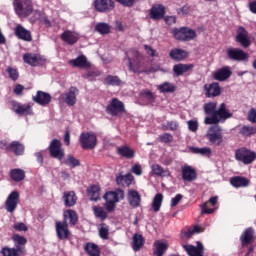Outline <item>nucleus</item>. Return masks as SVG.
Returning a JSON list of instances; mask_svg holds the SVG:
<instances>
[{"label": "nucleus", "instance_id": "1", "mask_svg": "<svg viewBox=\"0 0 256 256\" xmlns=\"http://www.w3.org/2000/svg\"><path fill=\"white\" fill-rule=\"evenodd\" d=\"M204 113L207 117L204 119L205 125L224 124L232 118V113L225 103H221L217 108V102H208L203 105Z\"/></svg>", "mask_w": 256, "mask_h": 256}, {"label": "nucleus", "instance_id": "2", "mask_svg": "<svg viewBox=\"0 0 256 256\" xmlns=\"http://www.w3.org/2000/svg\"><path fill=\"white\" fill-rule=\"evenodd\" d=\"M126 60L128 61L127 67L129 72L141 75L147 73L145 70V62L143 61V55L137 49H130L126 51Z\"/></svg>", "mask_w": 256, "mask_h": 256}, {"label": "nucleus", "instance_id": "3", "mask_svg": "<svg viewBox=\"0 0 256 256\" xmlns=\"http://www.w3.org/2000/svg\"><path fill=\"white\" fill-rule=\"evenodd\" d=\"M13 8L20 18L30 17L34 11L32 0H13Z\"/></svg>", "mask_w": 256, "mask_h": 256}, {"label": "nucleus", "instance_id": "4", "mask_svg": "<svg viewBox=\"0 0 256 256\" xmlns=\"http://www.w3.org/2000/svg\"><path fill=\"white\" fill-rule=\"evenodd\" d=\"M235 160L244 165H251L256 160V152L246 147H240L235 150Z\"/></svg>", "mask_w": 256, "mask_h": 256}, {"label": "nucleus", "instance_id": "5", "mask_svg": "<svg viewBox=\"0 0 256 256\" xmlns=\"http://www.w3.org/2000/svg\"><path fill=\"white\" fill-rule=\"evenodd\" d=\"M0 149L8 153H13L17 157L25 154V145L20 141H12L9 143L6 140H2L0 141Z\"/></svg>", "mask_w": 256, "mask_h": 256}, {"label": "nucleus", "instance_id": "6", "mask_svg": "<svg viewBox=\"0 0 256 256\" xmlns=\"http://www.w3.org/2000/svg\"><path fill=\"white\" fill-rule=\"evenodd\" d=\"M206 139L211 146L219 147L223 142L222 129L218 124H213L209 127L206 134Z\"/></svg>", "mask_w": 256, "mask_h": 256}, {"label": "nucleus", "instance_id": "7", "mask_svg": "<svg viewBox=\"0 0 256 256\" xmlns=\"http://www.w3.org/2000/svg\"><path fill=\"white\" fill-rule=\"evenodd\" d=\"M171 34L176 41H192L196 37V32L189 27L173 28Z\"/></svg>", "mask_w": 256, "mask_h": 256}, {"label": "nucleus", "instance_id": "8", "mask_svg": "<svg viewBox=\"0 0 256 256\" xmlns=\"http://www.w3.org/2000/svg\"><path fill=\"white\" fill-rule=\"evenodd\" d=\"M79 142L83 150H93L97 147V135L93 132H82Z\"/></svg>", "mask_w": 256, "mask_h": 256}, {"label": "nucleus", "instance_id": "9", "mask_svg": "<svg viewBox=\"0 0 256 256\" xmlns=\"http://www.w3.org/2000/svg\"><path fill=\"white\" fill-rule=\"evenodd\" d=\"M50 157L58 161H63L65 158V149L59 139H53L48 147Z\"/></svg>", "mask_w": 256, "mask_h": 256}, {"label": "nucleus", "instance_id": "10", "mask_svg": "<svg viewBox=\"0 0 256 256\" xmlns=\"http://www.w3.org/2000/svg\"><path fill=\"white\" fill-rule=\"evenodd\" d=\"M226 57L232 62H246L249 59L248 53L240 48L230 47L226 50Z\"/></svg>", "mask_w": 256, "mask_h": 256}, {"label": "nucleus", "instance_id": "11", "mask_svg": "<svg viewBox=\"0 0 256 256\" xmlns=\"http://www.w3.org/2000/svg\"><path fill=\"white\" fill-rule=\"evenodd\" d=\"M106 113L112 117H117L119 114L123 115L125 113V104L119 99L113 98L106 107Z\"/></svg>", "mask_w": 256, "mask_h": 256}, {"label": "nucleus", "instance_id": "12", "mask_svg": "<svg viewBox=\"0 0 256 256\" xmlns=\"http://www.w3.org/2000/svg\"><path fill=\"white\" fill-rule=\"evenodd\" d=\"M23 61L31 67L45 66L47 59L39 54L26 53L23 55Z\"/></svg>", "mask_w": 256, "mask_h": 256}, {"label": "nucleus", "instance_id": "13", "mask_svg": "<svg viewBox=\"0 0 256 256\" xmlns=\"http://www.w3.org/2000/svg\"><path fill=\"white\" fill-rule=\"evenodd\" d=\"M55 230H56V236L58 240L60 241L69 240L71 236V230H69V223L56 221Z\"/></svg>", "mask_w": 256, "mask_h": 256}, {"label": "nucleus", "instance_id": "14", "mask_svg": "<svg viewBox=\"0 0 256 256\" xmlns=\"http://www.w3.org/2000/svg\"><path fill=\"white\" fill-rule=\"evenodd\" d=\"M20 202V193L18 191H12L5 202V209L8 213H13L16 211L18 204Z\"/></svg>", "mask_w": 256, "mask_h": 256}, {"label": "nucleus", "instance_id": "15", "mask_svg": "<svg viewBox=\"0 0 256 256\" xmlns=\"http://www.w3.org/2000/svg\"><path fill=\"white\" fill-rule=\"evenodd\" d=\"M94 9L98 13H111L115 9V1L113 0H95Z\"/></svg>", "mask_w": 256, "mask_h": 256}, {"label": "nucleus", "instance_id": "16", "mask_svg": "<svg viewBox=\"0 0 256 256\" xmlns=\"http://www.w3.org/2000/svg\"><path fill=\"white\" fill-rule=\"evenodd\" d=\"M235 40L237 43H240L241 47L244 49H248L251 45L248 31L243 26L238 27Z\"/></svg>", "mask_w": 256, "mask_h": 256}, {"label": "nucleus", "instance_id": "17", "mask_svg": "<svg viewBox=\"0 0 256 256\" xmlns=\"http://www.w3.org/2000/svg\"><path fill=\"white\" fill-rule=\"evenodd\" d=\"M77 95H79V89L75 86H71L68 91L62 95V99L66 105L73 107L77 104Z\"/></svg>", "mask_w": 256, "mask_h": 256}, {"label": "nucleus", "instance_id": "18", "mask_svg": "<svg viewBox=\"0 0 256 256\" xmlns=\"http://www.w3.org/2000/svg\"><path fill=\"white\" fill-rule=\"evenodd\" d=\"M205 97L206 98H216L221 95V87L218 82H212L210 84L204 85Z\"/></svg>", "mask_w": 256, "mask_h": 256}, {"label": "nucleus", "instance_id": "19", "mask_svg": "<svg viewBox=\"0 0 256 256\" xmlns=\"http://www.w3.org/2000/svg\"><path fill=\"white\" fill-rule=\"evenodd\" d=\"M33 102H35L36 104L42 107H46L51 104L52 95L48 92L39 90L37 91L36 95L33 96Z\"/></svg>", "mask_w": 256, "mask_h": 256}, {"label": "nucleus", "instance_id": "20", "mask_svg": "<svg viewBox=\"0 0 256 256\" xmlns=\"http://www.w3.org/2000/svg\"><path fill=\"white\" fill-rule=\"evenodd\" d=\"M232 76V71L229 66H223L213 73L212 77L215 81L225 82Z\"/></svg>", "mask_w": 256, "mask_h": 256}, {"label": "nucleus", "instance_id": "21", "mask_svg": "<svg viewBox=\"0 0 256 256\" xmlns=\"http://www.w3.org/2000/svg\"><path fill=\"white\" fill-rule=\"evenodd\" d=\"M14 35L21 41L31 42L33 41L32 32L27 30L23 25L19 24L14 29Z\"/></svg>", "mask_w": 256, "mask_h": 256}, {"label": "nucleus", "instance_id": "22", "mask_svg": "<svg viewBox=\"0 0 256 256\" xmlns=\"http://www.w3.org/2000/svg\"><path fill=\"white\" fill-rule=\"evenodd\" d=\"M67 223L70 227H75L77 223L79 222V215H77V212L73 209H67L63 213V221L62 223Z\"/></svg>", "mask_w": 256, "mask_h": 256}, {"label": "nucleus", "instance_id": "23", "mask_svg": "<svg viewBox=\"0 0 256 256\" xmlns=\"http://www.w3.org/2000/svg\"><path fill=\"white\" fill-rule=\"evenodd\" d=\"M106 202L117 203L119 200L125 199V191L123 189H117V191H108L104 195Z\"/></svg>", "mask_w": 256, "mask_h": 256}, {"label": "nucleus", "instance_id": "24", "mask_svg": "<svg viewBox=\"0 0 256 256\" xmlns=\"http://www.w3.org/2000/svg\"><path fill=\"white\" fill-rule=\"evenodd\" d=\"M69 65L78 69L91 68V62L87 61V57L85 55H80L76 59L69 60Z\"/></svg>", "mask_w": 256, "mask_h": 256}, {"label": "nucleus", "instance_id": "25", "mask_svg": "<svg viewBox=\"0 0 256 256\" xmlns=\"http://www.w3.org/2000/svg\"><path fill=\"white\" fill-rule=\"evenodd\" d=\"M164 15H165V7L162 4L153 5L149 12L150 19H153L154 21L163 19Z\"/></svg>", "mask_w": 256, "mask_h": 256}, {"label": "nucleus", "instance_id": "26", "mask_svg": "<svg viewBox=\"0 0 256 256\" xmlns=\"http://www.w3.org/2000/svg\"><path fill=\"white\" fill-rule=\"evenodd\" d=\"M254 229L252 227H248L244 230V232L240 235V242L242 247H246L253 243L254 241Z\"/></svg>", "mask_w": 256, "mask_h": 256}, {"label": "nucleus", "instance_id": "27", "mask_svg": "<svg viewBox=\"0 0 256 256\" xmlns=\"http://www.w3.org/2000/svg\"><path fill=\"white\" fill-rule=\"evenodd\" d=\"M182 179L185 182H192L197 179L196 170L189 165H184L182 167Z\"/></svg>", "mask_w": 256, "mask_h": 256}, {"label": "nucleus", "instance_id": "28", "mask_svg": "<svg viewBox=\"0 0 256 256\" xmlns=\"http://www.w3.org/2000/svg\"><path fill=\"white\" fill-rule=\"evenodd\" d=\"M62 200L66 208H72L77 205V194L75 191H66L63 193Z\"/></svg>", "mask_w": 256, "mask_h": 256}, {"label": "nucleus", "instance_id": "29", "mask_svg": "<svg viewBox=\"0 0 256 256\" xmlns=\"http://www.w3.org/2000/svg\"><path fill=\"white\" fill-rule=\"evenodd\" d=\"M193 69H194L193 64L179 63L173 66V73L176 77H181L184 74L191 72Z\"/></svg>", "mask_w": 256, "mask_h": 256}, {"label": "nucleus", "instance_id": "30", "mask_svg": "<svg viewBox=\"0 0 256 256\" xmlns=\"http://www.w3.org/2000/svg\"><path fill=\"white\" fill-rule=\"evenodd\" d=\"M183 249L189 256H204V247L201 242H197V247L193 245H183Z\"/></svg>", "mask_w": 256, "mask_h": 256}, {"label": "nucleus", "instance_id": "31", "mask_svg": "<svg viewBox=\"0 0 256 256\" xmlns=\"http://www.w3.org/2000/svg\"><path fill=\"white\" fill-rule=\"evenodd\" d=\"M61 39L64 41V43H67L70 46L75 45L77 41H79V34L71 31V30H66L61 34Z\"/></svg>", "mask_w": 256, "mask_h": 256}, {"label": "nucleus", "instance_id": "32", "mask_svg": "<svg viewBox=\"0 0 256 256\" xmlns=\"http://www.w3.org/2000/svg\"><path fill=\"white\" fill-rule=\"evenodd\" d=\"M26 251V247H2L0 253L2 256H21Z\"/></svg>", "mask_w": 256, "mask_h": 256}, {"label": "nucleus", "instance_id": "33", "mask_svg": "<svg viewBox=\"0 0 256 256\" xmlns=\"http://www.w3.org/2000/svg\"><path fill=\"white\" fill-rule=\"evenodd\" d=\"M169 57L175 62H181L188 58V52L180 48H174L170 51Z\"/></svg>", "mask_w": 256, "mask_h": 256}, {"label": "nucleus", "instance_id": "34", "mask_svg": "<svg viewBox=\"0 0 256 256\" xmlns=\"http://www.w3.org/2000/svg\"><path fill=\"white\" fill-rule=\"evenodd\" d=\"M128 203L134 209L141 206V194L137 190H130L128 193Z\"/></svg>", "mask_w": 256, "mask_h": 256}, {"label": "nucleus", "instance_id": "35", "mask_svg": "<svg viewBox=\"0 0 256 256\" xmlns=\"http://www.w3.org/2000/svg\"><path fill=\"white\" fill-rule=\"evenodd\" d=\"M117 154L127 160L135 158V150H133L129 145H122L117 148Z\"/></svg>", "mask_w": 256, "mask_h": 256}, {"label": "nucleus", "instance_id": "36", "mask_svg": "<svg viewBox=\"0 0 256 256\" xmlns=\"http://www.w3.org/2000/svg\"><path fill=\"white\" fill-rule=\"evenodd\" d=\"M87 195L89 197V200L92 202H97L101 199V187L99 185H91L87 189Z\"/></svg>", "mask_w": 256, "mask_h": 256}, {"label": "nucleus", "instance_id": "37", "mask_svg": "<svg viewBox=\"0 0 256 256\" xmlns=\"http://www.w3.org/2000/svg\"><path fill=\"white\" fill-rule=\"evenodd\" d=\"M230 184L234 188H245L250 184V180L243 176H234L230 178Z\"/></svg>", "mask_w": 256, "mask_h": 256}, {"label": "nucleus", "instance_id": "38", "mask_svg": "<svg viewBox=\"0 0 256 256\" xmlns=\"http://www.w3.org/2000/svg\"><path fill=\"white\" fill-rule=\"evenodd\" d=\"M145 246V237L139 233H135L132 237V249L134 252H139Z\"/></svg>", "mask_w": 256, "mask_h": 256}, {"label": "nucleus", "instance_id": "39", "mask_svg": "<svg viewBox=\"0 0 256 256\" xmlns=\"http://www.w3.org/2000/svg\"><path fill=\"white\" fill-rule=\"evenodd\" d=\"M84 251L88 256H101V248L93 242H87Z\"/></svg>", "mask_w": 256, "mask_h": 256}, {"label": "nucleus", "instance_id": "40", "mask_svg": "<svg viewBox=\"0 0 256 256\" xmlns=\"http://www.w3.org/2000/svg\"><path fill=\"white\" fill-rule=\"evenodd\" d=\"M10 178L14 182H17V183L22 182L26 178V172L20 168L11 169Z\"/></svg>", "mask_w": 256, "mask_h": 256}, {"label": "nucleus", "instance_id": "41", "mask_svg": "<svg viewBox=\"0 0 256 256\" xmlns=\"http://www.w3.org/2000/svg\"><path fill=\"white\" fill-rule=\"evenodd\" d=\"M92 211L94 216L99 219L100 221L104 222L108 218L107 211L101 206L94 205L92 207Z\"/></svg>", "mask_w": 256, "mask_h": 256}, {"label": "nucleus", "instance_id": "42", "mask_svg": "<svg viewBox=\"0 0 256 256\" xmlns=\"http://www.w3.org/2000/svg\"><path fill=\"white\" fill-rule=\"evenodd\" d=\"M104 84L107 86L119 87L123 85V81H121V78H119V76L107 75L104 78Z\"/></svg>", "mask_w": 256, "mask_h": 256}, {"label": "nucleus", "instance_id": "43", "mask_svg": "<svg viewBox=\"0 0 256 256\" xmlns=\"http://www.w3.org/2000/svg\"><path fill=\"white\" fill-rule=\"evenodd\" d=\"M14 111L19 116L32 115V108L30 105L17 104L14 106Z\"/></svg>", "mask_w": 256, "mask_h": 256}, {"label": "nucleus", "instance_id": "44", "mask_svg": "<svg viewBox=\"0 0 256 256\" xmlns=\"http://www.w3.org/2000/svg\"><path fill=\"white\" fill-rule=\"evenodd\" d=\"M12 241L16 248H25L28 243V239L20 234H13Z\"/></svg>", "mask_w": 256, "mask_h": 256}, {"label": "nucleus", "instance_id": "45", "mask_svg": "<svg viewBox=\"0 0 256 256\" xmlns=\"http://www.w3.org/2000/svg\"><path fill=\"white\" fill-rule=\"evenodd\" d=\"M154 251L153 254L154 256H163L168 248V245L166 243L156 241L154 243Z\"/></svg>", "mask_w": 256, "mask_h": 256}, {"label": "nucleus", "instance_id": "46", "mask_svg": "<svg viewBox=\"0 0 256 256\" xmlns=\"http://www.w3.org/2000/svg\"><path fill=\"white\" fill-rule=\"evenodd\" d=\"M218 202V197L217 196H213V197H210V199L208 200V202H205L203 205H202V214H212L214 212V209L212 208H208V204L210 203L212 206H215Z\"/></svg>", "mask_w": 256, "mask_h": 256}, {"label": "nucleus", "instance_id": "47", "mask_svg": "<svg viewBox=\"0 0 256 256\" xmlns=\"http://www.w3.org/2000/svg\"><path fill=\"white\" fill-rule=\"evenodd\" d=\"M157 88L162 94L174 93L176 91V86L170 82H164L160 84Z\"/></svg>", "mask_w": 256, "mask_h": 256}, {"label": "nucleus", "instance_id": "48", "mask_svg": "<svg viewBox=\"0 0 256 256\" xmlns=\"http://www.w3.org/2000/svg\"><path fill=\"white\" fill-rule=\"evenodd\" d=\"M240 135L243 137H251L256 135V127L255 126H249V125H243L239 130Z\"/></svg>", "mask_w": 256, "mask_h": 256}, {"label": "nucleus", "instance_id": "49", "mask_svg": "<svg viewBox=\"0 0 256 256\" xmlns=\"http://www.w3.org/2000/svg\"><path fill=\"white\" fill-rule=\"evenodd\" d=\"M95 31L100 33V35H109L111 33V26L105 22H100L96 24Z\"/></svg>", "mask_w": 256, "mask_h": 256}, {"label": "nucleus", "instance_id": "50", "mask_svg": "<svg viewBox=\"0 0 256 256\" xmlns=\"http://www.w3.org/2000/svg\"><path fill=\"white\" fill-rule=\"evenodd\" d=\"M190 151L193 154L207 156V157H209L212 153L211 148H209V147H203V148L191 147Z\"/></svg>", "mask_w": 256, "mask_h": 256}, {"label": "nucleus", "instance_id": "51", "mask_svg": "<svg viewBox=\"0 0 256 256\" xmlns=\"http://www.w3.org/2000/svg\"><path fill=\"white\" fill-rule=\"evenodd\" d=\"M64 164L72 169H75L81 166V161H79V159L73 157L72 155H68L67 159L64 161Z\"/></svg>", "mask_w": 256, "mask_h": 256}, {"label": "nucleus", "instance_id": "52", "mask_svg": "<svg viewBox=\"0 0 256 256\" xmlns=\"http://www.w3.org/2000/svg\"><path fill=\"white\" fill-rule=\"evenodd\" d=\"M162 202H163V195L161 193H157L152 202V208L155 213L159 212Z\"/></svg>", "mask_w": 256, "mask_h": 256}, {"label": "nucleus", "instance_id": "53", "mask_svg": "<svg viewBox=\"0 0 256 256\" xmlns=\"http://www.w3.org/2000/svg\"><path fill=\"white\" fill-rule=\"evenodd\" d=\"M141 98L146 100L150 104L155 103V94L151 90H143L141 92Z\"/></svg>", "mask_w": 256, "mask_h": 256}, {"label": "nucleus", "instance_id": "54", "mask_svg": "<svg viewBox=\"0 0 256 256\" xmlns=\"http://www.w3.org/2000/svg\"><path fill=\"white\" fill-rule=\"evenodd\" d=\"M99 237L102 240H109V226H107L105 223L101 224V227L98 230Z\"/></svg>", "mask_w": 256, "mask_h": 256}, {"label": "nucleus", "instance_id": "55", "mask_svg": "<svg viewBox=\"0 0 256 256\" xmlns=\"http://www.w3.org/2000/svg\"><path fill=\"white\" fill-rule=\"evenodd\" d=\"M179 127V124L176 121H167L166 124L162 125L163 131H172L175 132Z\"/></svg>", "mask_w": 256, "mask_h": 256}, {"label": "nucleus", "instance_id": "56", "mask_svg": "<svg viewBox=\"0 0 256 256\" xmlns=\"http://www.w3.org/2000/svg\"><path fill=\"white\" fill-rule=\"evenodd\" d=\"M152 172L154 175L158 176V177H163L165 176V174L169 175V171H165L161 165L159 164H155L152 166Z\"/></svg>", "mask_w": 256, "mask_h": 256}, {"label": "nucleus", "instance_id": "57", "mask_svg": "<svg viewBox=\"0 0 256 256\" xmlns=\"http://www.w3.org/2000/svg\"><path fill=\"white\" fill-rule=\"evenodd\" d=\"M7 74L9 75V78L13 81L16 82L18 81L19 77H20V73L17 69L13 68V67H8L6 69Z\"/></svg>", "mask_w": 256, "mask_h": 256}, {"label": "nucleus", "instance_id": "58", "mask_svg": "<svg viewBox=\"0 0 256 256\" xmlns=\"http://www.w3.org/2000/svg\"><path fill=\"white\" fill-rule=\"evenodd\" d=\"M159 141L163 144H170L173 141V136L170 133H164L159 135Z\"/></svg>", "mask_w": 256, "mask_h": 256}, {"label": "nucleus", "instance_id": "59", "mask_svg": "<svg viewBox=\"0 0 256 256\" xmlns=\"http://www.w3.org/2000/svg\"><path fill=\"white\" fill-rule=\"evenodd\" d=\"M13 229L17 232H27L29 227L24 222H17L13 225Z\"/></svg>", "mask_w": 256, "mask_h": 256}, {"label": "nucleus", "instance_id": "60", "mask_svg": "<svg viewBox=\"0 0 256 256\" xmlns=\"http://www.w3.org/2000/svg\"><path fill=\"white\" fill-rule=\"evenodd\" d=\"M144 50L146 51L147 55L155 58L158 56L157 52L155 49H153V47H151L150 45L145 44L144 45Z\"/></svg>", "mask_w": 256, "mask_h": 256}, {"label": "nucleus", "instance_id": "61", "mask_svg": "<svg viewBox=\"0 0 256 256\" xmlns=\"http://www.w3.org/2000/svg\"><path fill=\"white\" fill-rule=\"evenodd\" d=\"M187 124L191 132L195 133L198 130V122L196 120H189Z\"/></svg>", "mask_w": 256, "mask_h": 256}, {"label": "nucleus", "instance_id": "62", "mask_svg": "<svg viewBox=\"0 0 256 256\" xmlns=\"http://www.w3.org/2000/svg\"><path fill=\"white\" fill-rule=\"evenodd\" d=\"M132 173L136 176H141L143 174V169H141V165L134 164L131 169Z\"/></svg>", "mask_w": 256, "mask_h": 256}, {"label": "nucleus", "instance_id": "63", "mask_svg": "<svg viewBox=\"0 0 256 256\" xmlns=\"http://www.w3.org/2000/svg\"><path fill=\"white\" fill-rule=\"evenodd\" d=\"M248 121L256 124V109L252 108L248 113Z\"/></svg>", "mask_w": 256, "mask_h": 256}, {"label": "nucleus", "instance_id": "64", "mask_svg": "<svg viewBox=\"0 0 256 256\" xmlns=\"http://www.w3.org/2000/svg\"><path fill=\"white\" fill-rule=\"evenodd\" d=\"M183 195L182 194H176L175 197L172 198L171 200V207H176L179 202L182 200Z\"/></svg>", "mask_w": 256, "mask_h": 256}]
</instances>
